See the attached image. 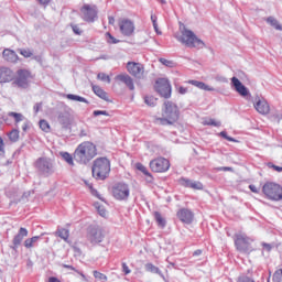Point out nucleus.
Listing matches in <instances>:
<instances>
[{
    "mask_svg": "<svg viewBox=\"0 0 282 282\" xmlns=\"http://www.w3.org/2000/svg\"><path fill=\"white\" fill-rule=\"evenodd\" d=\"M219 135L225 140H228V142H237V140H235V138L229 137L226 131H221Z\"/></svg>",
    "mask_w": 282,
    "mask_h": 282,
    "instance_id": "47",
    "label": "nucleus"
},
{
    "mask_svg": "<svg viewBox=\"0 0 282 282\" xmlns=\"http://www.w3.org/2000/svg\"><path fill=\"white\" fill-rule=\"evenodd\" d=\"M151 21H152V24L158 23V17L151 14Z\"/></svg>",
    "mask_w": 282,
    "mask_h": 282,
    "instance_id": "63",
    "label": "nucleus"
},
{
    "mask_svg": "<svg viewBox=\"0 0 282 282\" xmlns=\"http://www.w3.org/2000/svg\"><path fill=\"white\" fill-rule=\"evenodd\" d=\"M95 279H98L99 281H107V275L104 273H100L98 271H94Z\"/></svg>",
    "mask_w": 282,
    "mask_h": 282,
    "instance_id": "46",
    "label": "nucleus"
},
{
    "mask_svg": "<svg viewBox=\"0 0 282 282\" xmlns=\"http://www.w3.org/2000/svg\"><path fill=\"white\" fill-rule=\"evenodd\" d=\"M135 169L138 171H141V173H143V175H148V177H151V173H149V170H147V166H144L142 163H137Z\"/></svg>",
    "mask_w": 282,
    "mask_h": 282,
    "instance_id": "37",
    "label": "nucleus"
},
{
    "mask_svg": "<svg viewBox=\"0 0 282 282\" xmlns=\"http://www.w3.org/2000/svg\"><path fill=\"white\" fill-rule=\"evenodd\" d=\"M150 169L154 173H166L171 169V163L164 158H158L150 162Z\"/></svg>",
    "mask_w": 282,
    "mask_h": 282,
    "instance_id": "8",
    "label": "nucleus"
},
{
    "mask_svg": "<svg viewBox=\"0 0 282 282\" xmlns=\"http://www.w3.org/2000/svg\"><path fill=\"white\" fill-rule=\"evenodd\" d=\"M155 89L162 98H169L171 96V83L167 78H159L155 83Z\"/></svg>",
    "mask_w": 282,
    "mask_h": 282,
    "instance_id": "10",
    "label": "nucleus"
},
{
    "mask_svg": "<svg viewBox=\"0 0 282 282\" xmlns=\"http://www.w3.org/2000/svg\"><path fill=\"white\" fill-rule=\"evenodd\" d=\"M40 129L45 131V133H50V123L46 120H40Z\"/></svg>",
    "mask_w": 282,
    "mask_h": 282,
    "instance_id": "41",
    "label": "nucleus"
},
{
    "mask_svg": "<svg viewBox=\"0 0 282 282\" xmlns=\"http://www.w3.org/2000/svg\"><path fill=\"white\" fill-rule=\"evenodd\" d=\"M61 155L63 160H65V162L69 164V166H74V156H72V154H69L68 152H61Z\"/></svg>",
    "mask_w": 282,
    "mask_h": 282,
    "instance_id": "33",
    "label": "nucleus"
},
{
    "mask_svg": "<svg viewBox=\"0 0 282 282\" xmlns=\"http://www.w3.org/2000/svg\"><path fill=\"white\" fill-rule=\"evenodd\" d=\"M153 28H154L156 34H162V32H161L160 29L158 28V23H154V24H153Z\"/></svg>",
    "mask_w": 282,
    "mask_h": 282,
    "instance_id": "62",
    "label": "nucleus"
},
{
    "mask_svg": "<svg viewBox=\"0 0 282 282\" xmlns=\"http://www.w3.org/2000/svg\"><path fill=\"white\" fill-rule=\"evenodd\" d=\"M35 169L41 173L42 175H52L54 173L55 167H54V160L50 158H39L35 161Z\"/></svg>",
    "mask_w": 282,
    "mask_h": 282,
    "instance_id": "7",
    "label": "nucleus"
},
{
    "mask_svg": "<svg viewBox=\"0 0 282 282\" xmlns=\"http://www.w3.org/2000/svg\"><path fill=\"white\" fill-rule=\"evenodd\" d=\"M235 246L239 252L248 254L252 252V238L248 237L246 234L236 235Z\"/></svg>",
    "mask_w": 282,
    "mask_h": 282,
    "instance_id": "6",
    "label": "nucleus"
},
{
    "mask_svg": "<svg viewBox=\"0 0 282 282\" xmlns=\"http://www.w3.org/2000/svg\"><path fill=\"white\" fill-rule=\"evenodd\" d=\"M106 36L108 37V43H118V41L116 40V37H113V35H111V33H106Z\"/></svg>",
    "mask_w": 282,
    "mask_h": 282,
    "instance_id": "55",
    "label": "nucleus"
},
{
    "mask_svg": "<svg viewBox=\"0 0 282 282\" xmlns=\"http://www.w3.org/2000/svg\"><path fill=\"white\" fill-rule=\"evenodd\" d=\"M108 23L109 25H113V23H116V19L113 17H108Z\"/></svg>",
    "mask_w": 282,
    "mask_h": 282,
    "instance_id": "60",
    "label": "nucleus"
},
{
    "mask_svg": "<svg viewBox=\"0 0 282 282\" xmlns=\"http://www.w3.org/2000/svg\"><path fill=\"white\" fill-rule=\"evenodd\" d=\"M42 107H43V104H41V102L35 104L33 107L35 113H39V111H41Z\"/></svg>",
    "mask_w": 282,
    "mask_h": 282,
    "instance_id": "57",
    "label": "nucleus"
},
{
    "mask_svg": "<svg viewBox=\"0 0 282 282\" xmlns=\"http://www.w3.org/2000/svg\"><path fill=\"white\" fill-rule=\"evenodd\" d=\"M180 184L186 188H194V191H202V188H204V185L200 182L191 181L188 178H181Z\"/></svg>",
    "mask_w": 282,
    "mask_h": 282,
    "instance_id": "22",
    "label": "nucleus"
},
{
    "mask_svg": "<svg viewBox=\"0 0 282 282\" xmlns=\"http://www.w3.org/2000/svg\"><path fill=\"white\" fill-rule=\"evenodd\" d=\"M97 78L99 80H102L104 83H111V78L109 77V75L105 74V73H99L97 75Z\"/></svg>",
    "mask_w": 282,
    "mask_h": 282,
    "instance_id": "43",
    "label": "nucleus"
},
{
    "mask_svg": "<svg viewBox=\"0 0 282 282\" xmlns=\"http://www.w3.org/2000/svg\"><path fill=\"white\" fill-rule=\"evenodd\" d=\"M122 272H124V274H131V269H129L126 262L122 263Z\"/></svg>",
    "mask_w": 282,
    "mask_h": 282,
    "instance_id": "54",
    "label": "nucleus"
},
{
    "mask_svg": "<svg viewBox=\"0 0 282 282\" xmlns=\"http://www.w3.org/2000/svg\"><path fill=\"white\" fill-rule=\"evenodd\" d=\"M273 248H274L273 245L265 243V242L262 243V249H263L265 252H270V250H272Z\"/></svg>",
    "mask_w": 282,
    "mask_h": 282,
    "instance_id": "53",
    "label": "nucleus"
},
{
    "mask_svg": "<svg viewBox=\"0 0 282 282\" xmlns=\"http://www.w3.org/2000/svg\"><path fill=\"white\" fill-rule=\"evenodd\" d=\"M231 85H234L236 91L242 96L243 98H246V96H248L250 94V91L248 90V88L246 86H243V84H241V82L239 80V78L237 77H232L231 78Z\"/></svg>",
    "mask_w": 282,
    "mask_h": 282,
    "instance_id": "19",
    "label": "nucleus"
},
{
    "mask_svg": "<svg viewBox=\"0 0 282 282\" xmlns=\"http://www.w3.org/2000/svg\"><path fill=\"white\" fill-rule=\"evenodd\" d=\"M218 171H232V167L223 166V167H218Z\"/></svg>",
    "mask_w": 282,
    "mask_h": 282,
    "instance_id": "61",
    "label": "nucleus"
},
{
    "mask_svg": "<svg viewBox=\"0 0 282 282\" xmlns=\"http://www.w3.org/2000/svg\"><path fill=\"white\" fill-rule=\"evenodd\" d=\"M262 193L272 202H281L282 199V187L276 183H265L262 187Z\"/></svg>",
    "mask_w": 282,
    "mask_h": 282,
    "instance_id": "5",
    "label": "nucleus"
},
{
    "mask_svg": "<svg viewBox=\"0 0 282 282\" xmlns=\"http://www.w3.org/2000/svg\"><path fill=\"white\" fill-rule=\"evenodd\" d=\"M127 70L134 78H144V65H142L141 63L128 62Z\"/></svg>",
    "mask_w": 282,
    "mask_h": 282,
    "instance_id": "12",
    "label": "nucleus"
},
{
    "mask_svg": "<svg viewBox=\"0 0 282 282\" xmlns=\"http://www.w3.org/2000/svg\"><path fill=\"white\" fill-rule=\"evenodd\" d=\"M30 80V73L26 69H19L17 72V78L13 82V85L21 87L22 89H26Z\"/></svg>",
    "mask_w": 282,
    "mask_h": 282,
    "instance_id": "14",
    "label": "nucleus"
},
{
    "mask_svg": "<svg viewBox=\"0 0 282 282\" xmlns=\"http://www.w3.org/2000/svg\"><path fill=\"white\" fill-rule=\"evenodd\" d=\"M116 80H120L121 83H124V85H127V87L131 91H133V89H135V86L133 85V78H131V76H129L128 74L118 75L116 77Z\"/></svg>",
    "mask_w": 282,
    "mask_h": 282,
    "instance_id": "23",
    "label": "nucleus"
},
{
    "mask_svg": "<svg viewBox=\"0 0 282 282\" xmlns=\"http://www.w3.org/2000/svg\"><path fill=\"white\" fill-rule=\"evenodd\" d=\"M129 185L127 183H118L113 189L112 195L116 199H129Z\"/></svg>",
    "mask_w": 282,
    "mask_h": 282,
    "instance_id": "11",
    "label": "nucleus"
},
{
    "mask_svg": "<svg viewBox=\"0 0 282 282\" xmlns=\"http://www.w3.org/2000/svg\"><path fill=\"white\" fill-rule=\"evenodd\" d=\"M8 116L10 118H14L17 124H19V122H22L23 120V116L19 112H9Z\"/></svg>",
    "mask_w": 282,
    "mask_h": 282,
    "instance_id": "39",
    "label": "nucleus"
},
{
    "mask_svg": "<svg viewBox=\"0 0 282 282\" xmlns=\"http://www.w3.org/2000/svg\"><path fill=\"white\" fill-rule=\"evenodd\" d=\"M14 78V72L9 67H0V83H12Z\"/></svg>",
    "mask_w": 282,
    "mask_h": 282,
    "instance_id": "20",
    "label": "nucleus"
},
{
    "mask_svg": "<svg viewBox=\"0 0 282 282\" xmlns=\"http://www.w3.org/2000/svg\"><path fill=\"white\" fill-rule=\"evenodd\" d=\"M119 30L123 36H131L135 32V23L129 19L119 21Z\"/></svg>",
    "mask_w": 282,
    "mask_h": 282,
    "instance_id": "13",
    "label": "nucleus"
},
{
    "mask_svg": "<svg viewBox=\"0 0 282 282\" xmlns=\"http://www.w3.org/2000/svg\"><path fill=\"white\" fill-rule=\"evenodd\" d=\"M57 121L62 124V129L72 127V115L68 111H61L57 115Z\"/></svg>",
    "mask_w": 282,
    "mask_h": 282,
    "instance_id": "17",
    "label": "nucleus"
},
{
    "mask_svg": "<svg viewBox=\"0 0 282 282\" xmlns=\"http://www.w3.org/2000/svg\"><path fill=\"white\" fill-rule=\"evenodd\" d=\"M189 85H193L194 87H197L198 89H203L204 91H215V88H210V86L206 85L203 82L198 80H189Z\"/></svg>",
    "mask_w": 282,
    "mask_h": 282,
    "instance_id": "25",
    "label": "nucleus"
},
{
    "mask_svg": "<svg viewBox=\"0 0 282 282\" xmlns=\"http://www.w3.org/2000/svg\"><path fill=\"white\" fill-rule=\"evenodd\" d=\"M93 116L98 117V116H109V112H107L106 110H95L93 112Z\"/></svg>",
    "mask_w": 282,
    "mask_h": 282,
    "instance_id": "51",
    "label": "nucleus"
},
{
    "mask_svg": "<svg viewBox=\"0 0 282 282\" xmlns=\"http://www.w3.org/2000/svg\"><path fill=\"white\" fill-rule=\"evenodd\" d=\"M160 63H162V65H165V67H175V63L166 58H160Z\"/></svg>",
    "mask_w": 282,
    "mask_h": 282,
    "instance_id": "45",
    "label": "nucleus"
},
{
    "mask_svg": "<svg viewBox=\"0 0 282 282\" xmlns=\"http://www.w3.org/2000/svg\"><path fill=\"white\" fill-rule=\"evenodd\" d=\"M39 3H41L42 6H47V3H50L51 0H37Z\"/></svg>",
    "mask_w": 282,
    "mask_h": 282,
    "instance_id": "64",
    "label": "nucleus"
},
{
    "mask_svg": "<svg viewBox=\"0 0 282 282\" xmlns=\"http://www.w3.org/2000/svg\"><path fill=\"white\" fill-rule=\"evenodd\" d=\"M39 239H41V236H34L32 238H28L24 241V247L28 249L34 248V246H36V243L39 242Z\"/></svg>",
    "mask_w": 282,
    "mask_h": 282,
    "instance_id": "27",
    "label": "nucleus"
},
{
    "mask_svg": "<svg viewBox=\"0 0 282 282\" xmlns=\"http://www.w3.org/2000/svg\"><path fill=\"white\" fill-rule=\"evenodd\" d=\"M144 102H145V105H148V107H155V105H158V99H155L154 97H149V96H147L145 98H144Z\"/></svg>",
    "mask_w": 282,
    "mask_h": 282,
    "instance_id": "36",
    "label": "nucleus"
},
{
    "mask_svg": "<svg viewBox=\"0 0 282 282\" xmlns=\"http://www.w3.org/2000/svg\"><path fill=\"white\" fill-rule=\"evenodd\" d=\"M178 94H182V95L188 94V88L184 86L178 87Z\"/></svg>",
    "mask_w": 282,
    "mask_h": 282,
    "instance_id": "58",
    "label": "nucleus"
},
{
    "mask_svg": "<svg viewBox=\"0 0 282 282\" xmlns=\"http://www.w3.org/2000/svg\"><path fill=\"white\" fill-rule=\"evenodd\" d=\"M267 23H269V25H271L272 28H274L275 30H280L282 31V26L279 24V21L273 18V17H269L267 19Z\"/></svg>",
    "mask_w": 282,
    "mask_h": 282,
    "instance_id": "31",
    "label": "nucleus"
},
{
    "mask_svg": "<svg viewBox=\"0 0 282 282\" xmlns=\"http://www.w3.org/2000/svg\"><path fill=\"white\" fill-rule=\"evenodd\" d=\"M237 282H256L254 279L248 276V275H241L238 278Z\"/></svg>",
    "mask_w": 282,
    "mask_h": 282,
    "instance_id": "48",
    "label": "nucleus"
},
{
    "mask_svg": "<svg viewBox=\"0 0 282 282\" xmlns=\"http://www.w3.org/2000/svg\"><path fill=\"white\" fill-rule=\"evenodd\" d=\"M254 109L261 116H268L270 113V105L264 98L256 97Z\"/></svg>",
    "mask_w": 282,
    "mask_h": 282,
    "instance_id": "16",
    "label": "nucleus"
},
{
    "mask_svg": "<svg viewBox=\"0 0 282 282\" xmlns=\"http://www.w3.org/2000/svg\"><path fill=\"white\" fill-rule=\"evenodd\" d=\"M25 237H28V230L23 227H21L19 229L18 235H15L13 237L12 243L13 246L11 247L13 250H17V248H19L20 243L23 242V239H25Z\"/></svg>",
    "mask_w": 282,
    "mask_h": 282,
    "instance_id": "21",
    "label": "nucleus"
},
{
    "mask_svg": "<svg viewBox=\"0 0 282 282\" xmlns=\"http://www.w3.org/2000/svg\"><path fill=\"white\" fill-rule=\"evenodd\" d=\"M203 124L209 127H221V121H215V119H205Z\"/></svg>",
    "mask_w": 282,
    "mask_h": 282,
    "instance_id": "34",
    "label": "nucleus"
},
{
    "mask_svg": "<svg viewBox=\"0 0 282 282\" xmlns=\"http://www.w3.org/2000/svg\"><path fill=\"white\" fill-rule=\"evenodd\" d=\"M82 14L84 21L93 23V21L96 20V17H98V9H96V6L85 4L82 8Z\"/></svg>",
    "mask_w": 282,
    "mask_h": 282,
    "instance_id": "15",
    "label": "nucleus"
},
{
    "mask_svg": "<svg viewBox=\"0 0 282 282\" xmlns=\"http://www.w3.org/2000/svg\"><path fill=\"white\" fill-rule=\"evenodd\" d=\"M145 270L147 272H151L152 274H159V276L162 278L163 280L165 279L160 268L155 267L153 263H147Z\"/></svg>",
    "mask_w": 282,
    "mask_h": 282,
    "instance_id": "26",
    "label": "nucleus"
},
{
    "mask_svg": "<svg viewBox=\"0 0 282 282\" xmlns=\"http://www.w3.org/2000/svg\"><path fill=\"white\" fill-rule=\"evenodd\" d=\"M269 169H273V171H276V173H282V167L279 165H274V163H268L267 164Z\"/></svg>",
    "mask_w": 282,
    "mask_h": 282,
    "instance_id": "49",
    "label": "nucleus"
},
{
    "mask_svg": "<svg viewBox=\"0 0 282 282\" xmlns=\"http://www.w3.org/2000/svg\"><path fill=\"white\" fill-rule=\"evenodd\" d=\"M154 219H155L158 226H160V228H164L166 226V219H164V217H162V214H160V212L154 213Z\"/></svg>",
    "mask_w": 282,
    "mask_h": 282,
    "instance_id": "30",
    "label": "nucleus"
},
{
    "mask_svg": "<svg viewBox=\"0 0 282 282\" xmlns=\"http://www.w3.org/2000/svg\"><path fill=\"white\" fill-rule=\"evenodd\" d=\"M249 188L251 193H259V189L257 188L256 185H249Z\"/></svg>",
    "mask_w": 282,
    "mask_h": 282,
    "instance_id": "59",
    "label": "nucleus"
},
{
    "mask_svg": "<svg viewBox=\"0 0 282 282\" xmlns=\"http://www.w3.org/2000/svg\"><path fill=\"white\" fill-rule=\"evenodd\" d=\"M86 186H88V188H90V193L91 195H94L95 197H97V199H102V197L100 196V194L98 193V191H96L94 188V185H91L89 182L85 181Z\"/></svg>",
    "mask_w": 282,
    "mask_h": 282,
    "instance_id": "38",
    "label": "nucleus"
},
{
    "mask_svg": "<svg viewBox=\"0 0 282 282\" xmlns=\"http://www.w3.org/2000/svg\"><path fill=\"white\" fill-rule=\"evenodd\" d=\"M105 239V231L99 227H93L88 230L87 240L93 245L96 246L98 243H102Z\"/></svg>",
    "mask_w": 282,
    "mask_h": 282,
    "instance_id": "9",
    "label": "nucleus"
},
{
    "mask_svg": "<svg viewBox=\"0 0 282 282\" xmlns=\"http://www.w3.org/2000/svg\"><path fill=\"white\" fill-rule=\"evenodd\" d=\"M0 155H6V143H3V139L0 137Z\"/></svg>",
    "mask_w": 282,
    "mask_h": 282,
    "instance_id": "52",
    "label": "nucleus"
},
{
    "mask_svg": "<svg viewBox=\"0 0 282 282\" xmlns=\"http://www.w3.org/2000/svg\"><path fill=\"white\" fill-rule=\"evenodd\" d=\"M180 120V108L173 101H165L162 108V117H154V124L163 127L175 124Z\"/></svg>",
    "mask_w": 282,
    "mask_h": 282,
    "instance_id": "1",
    "label": "nucleus"
},
{
    "mask_svg": "<svg viewBox=\"0 0 282 282\" xmlns=\"http://www.w3.org/2000/svg\"><path fill=\"white\" fill-rule=\"evenodd\" d=\"M95 208L99 213L100 217H107V209L100 205V203H95Z\"/></svg>",
    "mask_w": 282,
    "mask_h": 282,
    "instance_id": "35",
    "label": "nucleus"
},
{
    "mask_svg": "<svg viewBox=\"0 0 282 282\" xmlns=\"http://www.w3.org/2000/svg\"><path fill=\"white\" fill-rule=\"evenodd\" d=\"M66 98L68 100H73L75 102H85L86 105H89V101L87 99H85V97H82V96H78V95L68 94V95H66Z\"/></svg>",
    "mask_w": 282,
    "mask_h": 282,
    "instance_id": "29",
    "label": "nucleus"
},
{
    "mask_svg": "<svg viewBox=\"0 0 282 282\" xmlns=\"http://www.w3.org/2000/svg\"><path fill=\"white\" fill-rule=\"evenodd\" d=\"M4 61L8 63H17L19 61V55L12 50L6 48L2 53Z\"/></svg>",
    "mask_w": 282,
    "mask_h": 282,
    "instance_id": "24",
    "label": "nucleus"
},
{
    "mask_svg": "<svg viewBox=\"0 0 282 282\" xmlns=\"http://www.w3.org/2000/svg\"><path fill=\"white\" fill-rule=\"evenodd\" d=\"M175 39L178 41V43H182V45H185L186 47H204V42L198 39L197 35L191 30H188L184 24L180 25V31L175 33Z\"/></svg>",
    "mask_w": 282,
    "mask_h": 282,
    "instance_id": "3",
    "label": "nucleus"
},
{
    "mask_svg": "<svg viewBox=\"0 0 282 282\" xmlns=\"http://www.w3.org/2000/svg\"><path fill=\"white\" fill-rule=\"evenodd\" d=\"M93 91L94 94H96V96H98L102 100H108L107 93L104 91L102 88H100V86H93Z\"/></svg>",
    "mask_w": 282,
    "mask_h": 282,
    "instance_id": "28",
    "label": "nucleus"
},
{
    "mask_svg": "<svg viewBox=\"0 0 282 282\" xmlns=\"http://www.w3.org/2000/svg\"><path fill=\"white\" fill-rule=\"evenodd\" d=\"M57 232H58V237H61V239H64V241H67V239H69V230L63 228V229H59Z\"/></svg>",
    "mask_w": 282,
    "mask_h": 282,
    "instance_id": "40",
    "label": "nucleus"
},
{
    "mask_svg": "<svg viewBox=\"0 0 282 282\" xmlns=\"http://www.w3.org/2000/svg\"><path fill=\"white\" fill-rule=\"evenodd\" d=\"M95 155H98L96 145L89 141H85L76 148L74 152V160L78 164L86 165L94 160Z\"/></svg>",
    "mask_w": 282,
    "mask_h": 282,
    "instance_id": "2",
    "label": "nucleus"
},
{
    "mask_svg": "<svg viewBox=\"0 0 282 282\" xmlns=\"http://www.w3.org/2000/svg\"><path fill=\"white\" fill-rule=\"evenodd\" d=\"M62 268H66V270H73L74 272H77V274H79V276H82L84 279V281H85V279H87L83 272L76 270V268H74L69 264H62Z\"/></svg>",
    "mask_w": 282,
    "mask_h": 282,
    "instance_id": "42",
    "label": "nucleus"
},
{
    "mask_svg": "<svg viewBox=\"0 0 282 282\" xmlns=\"http://www.w3.org/2000/svg\"><path fill=\"white\" fill-rule=\"evenodd\" d=\"M91 171L95 180H107L111 173V162L107 158H98L94 161Z\"/></svg>",
    "mask_w": 282,
    "mask_h": 282,
    "instance_id": "4",
    "label": "nucleus"
},
{
    "mask_svg": "<svg viewBox=\"0 0 282 282\" xmlns=\"http://www.w3.org/2000/svg\"><path fill=\"white\" fill-rule=\"evenodd\" d=\"M19 130L13 129L8 133L10 142H19Z\"/></svg>",
    "mask_w": 282,
    "mask_h": 282,
    "instance_id": "32",
    "label": "nucleus"
},
{
    "mask_svg": "<svg viewBox=\"0 0 282 282\" xmlns=\"http://www.w3.org/2000/svg\"><path fill=\"white\" fill-rule=\"evenodd\" d=\"M273 282H282V269L274 272Z\"/></svg>",
    "mask_w": 282,
    "mask_h": 282,
    "instance_id": "44",
    "label": "nucleus"
},
{
    "mask_svg": "<svg viewBox=\"0 0 282 282\" xmlns=\"http://www.w3.org/2000/svg\"><path fill=\"white\" fill-rule=\"evenodd\" d=\"M72 29L74 34H77V35L83 34V31L80 30V28H78V25H72Z\"/></svg>",
    "mask_w": 282,
    "mask_h": 282,
    "instance_id": "56",
    "label": "nucleus"
},
{
    "mask_svg": "<svg viewBox=\"0 0 282 282\" xmlns=\"http://www.w3.org/2000/svg\"><path fill=\"white\" fill-rule=\"evenodd\" d=\"M20 54L24 56V58H30L32 56V51L30 50H20Z\"/></svg>",
    "mask_w": 282,
    "mask_h": 282,
    "instance_id": "50",
    "label": "nucleus"
},
{
    "mask_svg": "<svg viewBox=\"0 0 282 282\" xmlns=\"http://www.w3.org/2000/svg\"><path fill=\"white\" fill-rule=\"evenodd\" d=\"M177 217L183 224H193V212L191 209L182 208L177 212Z\"/></svg>",
    "mask_w": 282,
    "mask_h": 282,
    "instance_id": "18",
    "label": "nucleus"
}]
</instances>
